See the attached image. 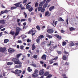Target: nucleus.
<instances>
[{
	"instance_id": "59",
	"label": "nucleus",
	"mask_w": 78,
	"mask_h": 78,
	"mask_svg": "<svg viewBox=\"0 0 78 78\" xmlns=\"http://www.w3.org/2000/svg\"><path fill=\"white\" fill-rule=\"evenodd\" d=\"M28 53H30V54H32V52H31V50H29L28 51Z\"/></svg>"
},
{
	"instance_id": "56",
	"label": "nucleus",
	"mask_w": 78,
	"mask_h": 78,
	"mask_svg": "<svg viewBox=\"0 0 78 78\" xmlns=\"http://www.w3.org/2000/svg\"><path fill=\"white\" fill-rule=\"evenodd\" d=\"M4 14V11H2L1 12L0 15H2V14Z\"/></svg>"
},
{
	"instance_id": "37",
	"label": "nucleus",
	"mask_w": 78,
	"mask_h": 78,
	"mask_svg": "<svg viewBox=\"0 0 78 78\" xmlns=\"http://www.w3.org/2000/svg\"><path fill=\"white\" fill-rule=\"evenodd\" d=\"M9 34H12V35H14V34H15V32H14V31L12 32V31H11Z\"/></svg>"
},
{
	"instance_id": "19",
	"label": "nucleus",
	"mask_w": 78,
	"mask_h": 78,
	"mask_svg": "<svg viewBox=\"0 0 78 78\" xmlns=\"http://www.w3.org/2000/svg\"><path fill=\"white\" fill-rule=\"evenodd\" d=\"M1 23V24H5V20H0V24Z\"/></svg>"
},
{
	"instance_id": "38",
	"label": "nucleus",
	"mask_w": 78,
	"mask_h": 78,
	"mask_svg": "<svg viewBox=\"0 0 78 78\" xmlns=\"http://www.w3.org/2000/svg\"><path fill=\"white\" fill-rule=\"evenodd\" d=\"M37 55H35L33 56V58H34V59H37Z\"/></svg>"
},
{
	"instance_id": "47",
	"label": "nucleus",
	"mask_w": 78,
	"mask_h": 78,
	"mask_svg": "<svg viewBox=\"0 0 78 78\" xmlns=\"http://www.w3.org/2000/svg\"><path fill=\"white\" fill-rule=\"evenodd\" d=\"M53 66H58V62L54 63L53 64Z\"/></svg>"
},
{
	"instance_id": "54",
	"label": "nucleus",
	"mask_w": 78,
	"mask_h": 78,
	"mask_svg": "<svg viewBox=\"0 0 78 78\" xmlns=\"http://www.w3.org/2000/svg\"><path fill=\"white\" fill-rule=\"evenodd\" d=\"M63 46H64L65 45H66V42L65 41L63 42V43H62Z\"/></svg>"
},
{
	"instance_id": "53",
	"label": "nucleus",
	"mask_w": 78,
	"mask_h": 78,
	"mask_svg": "<svg viewBox=\"0 0 78 78\" xmlns=\"http://www.w3.org/2000/svg\"><path fill=\"white\" fill-rule=\"evenodd\" d=\"M25 21H26V19H22L20 20L21 22H24Z\"/></svg>"
},
{
	"instance_id": "21",
	"label": "nucleus",
	"mask_w": 78,
	"mask_h": 78,
	"mask_svg": "<svg viewBox=\"0 0 78 78\" xmlns=\"http://www.w3.org/2000/svg\"><path fill=\"white\" fill-rule=\"evenodd\" d=\"M30 66H33L34 67H37V65L34 64V63H32L30 64Z\"/></svg>"
},
{
	"instance_id": "62",
	"label": "nucleus",
	"mask_w": 78,
	"mask_h": 78,
	"mask_svg": "<svg viewBox=\"0 0 78 78\" xmlns=\"http://www.w3.org/2000/svg\"><path fill=\"white\" fill-rule=\"evenodd\" d=\"M69 63H67V62H66V63L65 64V65H69Z\"/></svg>"
},
{
	"instance_id": "35",
	"label": "nucleus",
	"mask_w": 78,
	"mask_h": 78,
	"mask_svg": "<svg viewBox=\"0 0 78 78\" xmlns=\"http://www.w3.org/2000/svg\"><path fill=\"white\" fill-rule=\"evenodd\" d=\"M22 55V54H19L16 55V57L18 58L20 57Z\"/></svg>"
},
{
	"instance_id": "28",
	"label": "nucleus",
	"mask_w": 78,
	"mask_h": 78,
	"mask_svg": "<svg viewBox=\"0 0 78 78\" xmlns=\"http://www.w3.org/2000/svg\"><path fill=\"white\" fill-rule=\"evenodd\" d=\"M13 64L12 62H8L7 63V64L8 66H10V65H12Z\"/></svg>"
},
{
	"instance_id": "12",
	"label": "nucleus",
	"mask_w": 78,
	"mask_h": 78,
	"mask_svg": "<svg viewBox=\"0 0 78 78\" xmlns=\"http://www.w3.org/2000/svg\"><path fill=\"white\" fill-rule=\"evenodd\" d=\"M55 37H57L58 39H61L62 38L61 37L59 36V35L55 34Z\"/></svg>"
},
{
	"instance_id": "58",
	"label": "nucleus",
	"mask_w": 78,
	"mask_h": 78,
	"mask_svg": "<svg viewBox=\"0 0 78 78\" xmlns=\"http://www.w3.org/2000/svg\"><path fill=\"white\" fill-rule=\"evenodd\" d=\"M21 9H25V7H24L23 6V7H20Z\"/></svg>"
},
{
	"instance_id": "64",
	"label": "nucleus",
	"mask_w": 78,
	"mask_h": 78,
	"mask_svg": "<svg viewBox=\"0 0 78 78\" xmlns=\"http://www.w3.org/2000/svg\"><path fill=\"white\" fill-rule=\"evenodd\" d=\"M75 44H76V47H78V43H75Z\"/></svg>"
},
{
	"instance_id": "27",
	"label": "nucleus",
	"mask_w": 78,
	"mask_h": 78,
	"mask_svg": "<svg viewBox=\"0 0 78 78\" xmlns=\"http://www.w3.org/2000/svg\"><path fill=\"white\" fill-rule=\"evenodd\" d=\"M34 31L33 30H30L28 32V34H31L33 33Z\"/></svg>"
},
{
	"instance_id": "2",
	"label": "nucleus",
	"mask_w": 78,
	"mask_h": 78,
	"mask_svg": "<svg viewBox=\"0 0 78 78\" xmlns=\"http://www.w3.org/2000/svg\"><path fill=\"white\" fill-rule=\"evenodd\" d=\"M16 31L15 34V36H17L19 34L20 31H21V29L20 27H17L16 28Z\"/></svg>"
},
{
	"instance_id": "57",
	"label": "nucleus",
	"mask_w": 78,
	"mask_h": 78,
	"mask_svg": "<svg viewBox=\"0 0 78 78\" xmlns=\"http://www.w3.org/2000/svg\"><path fill=\"white\" fill-rule=\"evenodd\" d=\"M23 3H25L27 2V0H23Z\"/></svg>"
},
{
	"instance_id": "45",
	"label": "nucleus",
	"mask_w": 78,
	"mask_h": 78,
	"mask_svg": "<svg viewBox=\"0 0 78 78\" xmlns=\"http://www.w3.org/2000/svg\"><path fill=\"white\" fill-rule=\"evenodd\" d=\"M28 20L29 21L30 23H31V18H30L28 19Z\"/></svg>"
},
{
	"instance_id": "52",
	"label": "nucleus",
	"mask_w": 78,
	"mask_h": 78,
	"mask_svg": "<svg viewBox=\"0 0 78 78\" xmlns=\"http://www.w3.org/2000/svg\"><path fill=\"white\" fill-rule=\"evenodd\" d=\"M23 13L24 14V16H25V18H27V13H26L25 12H23Z\"/></svg>"
},
{
	"instance_id": "23",
	"label": "nucleus",
	"mask_w": 78,
	"mask_h": 78,
	"mask_svg": "<svg viewBox=\"0 0 78 78\" xmlns=\"http://www.w3.org/2000/svg\"><path fill=\"white\" fill-rule=\"evenodd\" d=\"M49 74V72H45V73L43 75H44V76H47V75H48Z\"/></svg>"
},
{
	"instance_id": "43",
	"label": "nucleus",
	"mask_w": 78,
	"mask_h": 78,
	"mask_svg": "<svg viewBox=\"0 0 78 78\" xmlns=\"http://www.w3.org/2000/svg\"><path fill=\"white\" fill-rule=\"evenodd\" d=\"M64 53L65 54H66V55L68 54V56H69V52H67L65 50H64Z\"/></svg>"
},
{
	"instance_id": "34",
	"label": "nucleus",
	"mask_w": 78,
	"mask_h": 78,
	"mask_svg": "<svg viewBox=\"0 0 78 78\" xmlns=\"http://www.w3.org/2000/svg\"><path fill=\"white\" fill-rule=\"evenodd\" d=\"M41 12H44L45 11V8H42L41 10Z\"/></svg>"
},
{
	"instance_id": "41",
	"label": "nucleus",
	"mask_w": 78,
	"mask_h": 78,
	"mask_svg": "<svg viewBox=\"0 0 78 78\" xmlns=\"http://www.w3.org/2000/svg\"><path fill=\"white\" fill-rule=\"evenodd\" d=\"M69 30L70 31H73V30H75V28H73V27L69 28Z\"/></svg>"
},
{
	"instance_id": "61",
	"label": "nucleus",
	"mask_w": 78,
	"mask_h": 78,
	"mask_svg": "<svg viewBox=\"0 0 78 78\" xmlns=\"http://www.w3.org/2000/svg\"><path fill=\"white\" fill-rule=\"evenodd\" d=\"M20 19H17V22L18 23H19V22H20Z\"/></svg>"
},
{
	"instance_id": "10",
	"label": "nucleus",
	"mask_w": 78,
	"mask_h": 78,
	"mask_svg": "<svg viewBox=\"0 0 78 78\" xmlns=\"http://www.w3.org/2000/svg\"><path fill=\"white\" fill-rule=\"evenodd\" d=\"M39 74H36V73H34L32 75L33 77L34 78H36L38 76Z\"/></svg>"
},
{
	"instance_id": "36",
	"label": "nucleus",
	"mask_w": 78,
	"mask_h": 78,
	"mask_svg": "<svg viewBox=\"0 0 78 78\" xmlns=\"http://www.w3.org/2000/svg\"><path fill=\"white\" fill-rule=\"evenodd\" d=\"M50 12L49 11H47L45 13V16H48V14H49Z\"/></svg>"
},
{
	"instance_id": "24",
	"label": "nucleus",
	"mask_w": 78,
	"mask_h": 78,
	"mask_svg": "<svg viewBox=\"0 0 78 78\" xmlns=\"http://www.w3.org/2000/svg\"><path fill=\"white\" fill-rule=\"evenodd\" d=\"M9 42V40L8 39H5L4 40V42L5 44H6L7 42Z\"/></svg>"
},
{
	"instance_id": "6",
	"label": "nucleus",
	"mask_w": 78,
	"mask_h": 78,
	"mask_svg": "<svg viewBox=\"0 0 78 78\" xmlns=\"http://www.w3.org/2000/svg\"><path fill=\"white\" fill-rule=\"evenodd\" d=\"M46 0H44L43 2H41L39 4V6L42 7L44 5V4L45 3Z\"/></svg>"
},
{
	"instance_id": "29",
	"label": "nucleus",
	"mask_w": 78,
	"mask_h": 78,
	"mask_svg": "<svg viewBox=\"0 0 78 78\" xmlns=\"http://www.w3.org/2000/svg\"><path fill=\"white\" fill-rule=\"evenodd\" d=\"M27 71L29 72H30L32 71V69H30V67H29L27 68Z\"/></svg>"
},
{
	"instance_id": "32",
	"label": "nucleus",
	"mask_w": 78,
	"mask_h": 78,
	"mask_svg": "<svg viewBox=\"0 0 78 78\" xmlns=\"http://www.w3.org/2000/svg\"><path fill=\"white\" fill-rule=\"evenodd\" d=\"M40 38H38L36 40V42H37V43H39V42H40Z\"/></svg>"
},
{
	"instance_id": "13",
	"label": "nucleus",
	"mask_w": 78,
	"mask_h": 78,
	"mask_svg": "<svg viewBox=\"0 0 78 78\" xmlns=\"http://www.w3.org/2000/svg\"><path fill=\"white\" fill-rule=\"evenodd\" d=\"M46 37H48L49 39H51V38L53 37L52 36L49 35L48 34H46Z\"/></svg>"
},
{
	"instance_id": "46",
	"label": "nucleus",
	"mask_w": 78,
	"mask_h": 78,
	"mask_svg": "<svg viewBox=\"0 0 78 78\" xmlns=\"http://www.w3.org/2000/svg\"><path fill=\"white\" fill-rule=\"evenodd\" d=\"M39 72V71L37 69H36L34 71V73H36L37 74V73H38Z\"/></svg>"
},
{
	"instance_id": "16",
	"label": "nucleus",
	"mask_w": 78,
	"mask_h": 78,
	"mask_svg": "<svg viewBox=\"0 0 78 78\" xmlns=\"http://www.w3.org/2000/svg\"><path fill=\"white\" fill-rule=\"evenodd\" d=\"M44 37V35H40L38 37V38L40 39H43Z\"/></svg>"
},
{
	"instance_id": "8",
	"label": "nucleus",
	"mask_w": 78,
	"mask_h": 78,
	"mask_svg": "<svg viewBox=\"0 0 78 78\" xmlns=\"http://www.w3.org/2000/svg\"><path fill=\"white\" fill-rule=\"evenodd\" d=\"M15 51V50L14 49H12L11 48H9L8 50V51L9 53H13Z\"/></svg>"
},
{
	"instance_id": "25",
	"label": "nucleus",
	"mask_w": 78,
	"mask_h": 78,
	"mask_svg": "<svg viewBox=\"0 0 78 78\" xmlns=\"http://www.w3.org/2000/svg\"><path fill=\"white\" fill-rule=\"evenodd\" d=\"M42 8V6H39L38 7V11H40L41 10V9Z\"/></svg>"
},
{
	"instance_id": "51",
	"label": "nucleus",
	"mask_w": 78,
	"mask_h": 78,
	"mask_svg": "<svg viewBox=\"0 0 78 78\" xmlns=\"http://www.w3.org/2000/svg\"><path fill=\"white\" fill-rule=\"evenodd\" d=\"M57 52L58 55H60V54H61V53H62V52L61 51H58Z\"/></svg>"
},
{
	"instance_id": "3",
	"label": "nucleus",
	"mask_w": 78,
	"mask_h": 78,
	"mask_svg": "<svg viewBox=\"0 0 78 78\" xmlns=\"http://www.w3.org/2000/svg\"><path fill=\"white\" fill-rule=\"evenodd\" d=\"M15 72L16 75H17L18 76H20V74L22 73V71L17 69L15 70Z\"/></svg>"
},
{
	"instance_id": "1",
	"label": "nucleus",
	"mask_w": 78,
	"mask_h": 78,
	"mask_svg": "<svg viewBox=\"0 0 78 78\" xmlns=\"http://www.w3.org/2000/svg\"><path fill=\"white\" fill-rule=\"evenodd\" d=\"M12 61L15 62L14 64H19V65H16L15 67L16 68H20L22 66V63L19 61V59L17 58H14L12 59Z\"/></svg>"
},
{
	"instance_id": "15",
	"label": "nucleus",
	"mask_w": 78,
	"mask_h": 78,
	"mask_svg": "<svg viewBox=\"0 0 78 78\" xmlns=\"http://www.w3.org/2000/svg\"><path fill=\"white\" fill-rule=\"evenodd\" d=\"M54 8H55L54 6H52L50 7L49 9V10L50 11H52V10H53V9H54Z\"/></svg>"
},
{
	"instance_id": "4",
	"label": "nucleus",
	"mask_w": 78,
	"mask_h": 78,
	"mask_svg": "<svg viewBox=\"0 0 78 78\" xmlns=\"http://www.w3.org/2000/svg\"><path fill=\"white\" fill-rule=\"evenodd\" d=\"M21 2L16 3L14 4L15 6L16 7H18V8H20V7H22V4H21Z\"/></svg>"
},
{
	"instance_id": "40",
	"label": "nucleus",
	"mask_w": 78,
	"mask_h": 78,
	"mask_svg": "<svg viewBox=\"0 0 78 78\" xmlns=\"http://www.w3.org/2000/svg\"><path fill=\"white\" fill-rule=\"evenodd\" d=\"M10 10H5L4 11V13H8L9 11H10Z\"/></svg>"
},
{
	"instance_id": "22",
	"label": "nucleus",
	"mask_w": 78,
	"mask_h": 78,
	"mask_svg": "<svg viewBox=\"0 0 78 78\" xmlns=\"http://www.w3.org/2000/svg\"><path fill=\"white\" fill-rule=\"evenodd\" d=\"M74 45H75V44L73 42H71L69 44L70 47H72V46H74Z\"/></svg>"
},
{
	"instance_id": "7",
	"label": "nucleus",
	"mask_w": 78,
	"mask_h": 78,
	"mask_svg": "<svg viewBox=\"0 0 78 78\" xmlns=\"http://www.w3.org/2000/svg\"><path fill=\"white\" fill-rule=\"evenodd\" d=\"M47 31L48 33H53V32H54V31L53 30L51 29H48L47 30Z\"/></svg>"
},
{
	"instance_id": "11",
	"label": "nucleus",
	"mask_w": 78,
	"mask_h": 78,
	"mask_svg": "<svg viewBox=\"0 0 78 78\" xmlns=\"http://www.w3.org/2000/svg\"><path fill=\"white\" fill-rule=\"evenodd\" d=\"M41 58L43 60H46V55H43L41 56Z\"/></svg>"
},
{
	"instance_id": "55",
	"label": "nucleus",
	"mask_w": 78,
	"mask_h": 78,
	"mask_svg": "<svg viewBox=\"0 0 78 78\" xmlns=\"http://www.w3.org/2000/svg\"><path fill=\"white\" fill-rule=\"evenodd\" d=\"M20 48L21 49V50H23V45H21L20 46Z\"/></svg>"
},
{
	"instance_id": "44",
	"label": "nucleus",
	"mask_w": 78,
	"mask_h": 78,
	"mask_svg": "<svg viewBox=\"0 0 78 78\" xmlns=\"http://www.w3.org/2000/svg\"><path fill=\"white\" fill-rule=\"evenodd\" d=\"M17 42L19 44H22V41L21 40H18L17 41Z\"/></svg>"
},
{
	"instance_id": "60",
	"label": "nucleus",
	"mask_w": 78,
	"mask_h": 78,
	"mask_svg": "<svg viewBox=\"0 0 78 78\" xmlns=\"http://www.w3.org/2000/svg\"><path fill=\"white\" fill-rule=\"evenodd\" d=\"M50 1H51V0H47L46 2L47 3H48L50 2Z\"/></svg>"
},
{
	"instance_id": "33",
	"label": "nucleus",
	"mask_w": 78,
	"mask_h": 78,
	"mask_svg": "<svg viewBox=\"0 0 78 78\" xmlns=\"http://www.w3.org/2000/svg\"><path fill=\"white\" fill-rule=\"evenodd\" d=\"M58 21H61L62 22H64V20L61 17H60L59 18Z\"/></svg>"
},
{
	"instance_id": "18",
	"label": "nucleus",
	"mask_w": 78,
	"mask_h": 78,
	"mask_svg": "<svg viewBox=\"0 0 78 78\" xmlns=\"http://www.w3.org/2000/svg\"><path fill=\"white\" fill-rule=\"evenodd\" d=\"M47 6H48V3L46 2V3L43 6V8H46L47 7Z\"/></svg>"
},
{
	"instance_id": "14",
	"label": "nucleus",
	"mask_w": 78,
	"mask_h": 78,
	"mask_svg": "<svg viewBox=\"0 0 78 78\" xmlns=\"http://www.w3.org/2000/svg\"><path fill=\"white\" fill-rule=\"evenodd\" d=\"M62 59L63 60H64L65 61L67 60V57H66L65 55H63Z\"/></svg>"
},
{
	"instance_id": "50",
	"label": "nucleus",
	"mask_w": 78,
	"mask_h": 78,
	"mask_svg": "<svg viewBox=\"0 0 78 78\" xmlns=\"http://www.w3.org/2000/svg\"><path fill=\"white\" fill-rule=\"evenodd\" d=\"M38 5H39V3L37 2L35 5V7H37L38 6Z\"/></svg>"
},
{
	"instance_id": "20",
	"label": "nucleus",
	"mask_w": 78,
	"mask_h": 78,
	"mask_svg": "<svg viewBox=\"0 0 78 78\" xmlns=\"http://www.w3.org/2000/svg\"><path fill=\"white\" fill-rule=\"evenodd\" d=\"M35 48H36V46H35L34 44H33L32 47V50H34L35 49Z\"/></svg>"
},
{
	"instance_id": "31",
	"label": "nucleus",
	"mask_w": 78,
	"mask_h": 78,
	"mask_svg": "<svg viewBox=\"0 0 78 78\" xmlns=\"http://www.w3.org/2000/svg\"><path fill=\"white\" fill-rule=\"evenodd\" d=\"M54 60L53 59H51V60L50 61V64H53V62H54Z\"/></svg>"
},
{
	"instance_id": "42",
	"label": "nucleus",
	"mask_w": 78,
	"mask_h": 78,
	"mask_svg": "<svg viewBox=\"0 0 78 78\" xmlns=\"http://www.w3.org/2000/svg\"><path fill=\"white\" fill-rule=\"evenodd\" d=\"M16 8H17L16 7L13 6L11 7V9L12 10V9H16Z\"/></svg>"
},
{
	"instance_id": "5",
	"label": "nucleus",
	"mask_w": 78,
	"mask_h": 78,
	"mask_svg": "<svg viewBox=\"0 0 78 78\" xmlns=\"http://www.w3.org/2000/svg\"><path fill=\"white\" fill-rule=\"evenodd\" d=\"M44 69H41L39 72V75L42 76L44 74Z\"/></svg>"
},
{
	"instance_id": "63",
	"label": "nucleus",
	"mask_w": 78,
	"mask_h": 78,
	"mask_svg": "<svg viewBox=\"0 0 78 78\" xmlns=\"http://www.w3.org/2000/svg\"><path fill=\"white\" fill-rule=\"evenodd\" d=\"M2 28H3V26L2 25H1L0 26V29H2Z\"/></svg>"
},
{
	"instance_id": "26",
	"label": "nucleus",
	"mask_w": 78,
	"mask_h": 78,
	"mask_svg": "<svg viewBox=\"0 0 78 78\" xmlns=\"http://www.w3.org/2000/svg\"><path fill=\"white\" fill-rule=\"evenodd\" d=\"M52 77V75L51 74H49L47 76L46 78H51Z\"/></svg>"
},
{
	"instance_id": "39",
	"label": "nucleus",
	"mask_w": 78,
	"mask_h": 78,
	"mask_svg": "<svg viewBox=\"0 0 78 78\" xmlns=\"http://www.w3.org/2000/svg\"><path fill=\"white\" fill-rule=\"evenodd\" d=\"M36 28L38 30H41L40 29V27L39 25H37L36 27Z\"/></svg>"
},
{
	"instance_id": "9",
	"label": "nucleus",
	"mask_w": 78,
	"mask_h": 78,
	"mask_svg": "<svg viewBox=\"0 0 78 78\" xmlns=\"http://www.w3.org/2000/svg\"><path fill=\"white\" fill-rule=\"evenodd\" d=\"M2 48L0 49V52L2 53H3L4 51H5L6 50V48Z\"/></svg>"
},
{
	"instance_id": "17",
	"label": "nucleus",
	"mask_w": 78,
	"mask_h": 78,
	"mask_svg": "<svg viewBox=\"0 0 78 78\" xmlns=\"http://www.w3.org/2000/svg\"><path fill=\"white\" fill-rule=\"evenodd\" d=\"M31 7V5H27L26 7V9H30Z\"/></svg>"
},
{
	"instance_id": "48",
	"label": "nucleus",
	"mask_w": 78,
	"mask_h": 78,
	"mask_svg": "<svg viewBox=\"0 0 78 78\" xmlns=\"http://www.w3.org/2000/svg\"><path fill=\"white\" fill-rule=\"evenodd\" d=\"M58 59V57L57 56L55 57L54 59H53L54 60V61H56V60H57V59Z\"/></svg>"
},
{
	"instance_id": "30",
	"label": "nucleus",
	"mask_w": 78,
	"mask_h": 78,
	"mask_svg": "<svg viewBox=\"0 0 78 78\" xmlns=\"http://www.w3.org/2000/svg\"><path fill=\"white\" fill-rule=\"evenodd\" d=\"M33 8L32 7H31L30 8H29L28 10L29 12H31V11H33Z\"/></svg>"
},
{
	"instance_id": "49",
	"label": "nucleus",
	"mask_w": 78,
	"mask_h": 78,
	"mask_svg": "<svg viewBox=\"0 0 78 78\" xmlns=\"http://www.w3.org/2000/svg\"><path fill=\"white\" fill-rule=\"evenodd\" d=\"M25 37H27V36L24 35L23 37H22V39L24 40V39H25Z\"/></svg>"
}]
</instances>
